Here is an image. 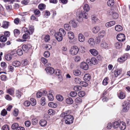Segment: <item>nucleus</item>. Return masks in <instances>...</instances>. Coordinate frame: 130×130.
I'll return each mask as SVG.
<instances>
[{
    "mask_svg": "<svg viewBox=\"0 0 130 130\" xmlns=\"http://www.w3.org/2000/svg\"><path fill=\"white\" fill-rule=\"evenodd\" d=\"M71 113V111L68 110L63 112L60 115L61 117L64 118V121L66 124H70L73 122V117L70 115Z\"/></svg>",
    "mask_w": 130,
    "mask_h": 130,
    "instance_id": "nucleus-1",
    "label": "nucleus"
},
{
    "mask_svg": "<svg viewBox=\"0 0 130 130\" xmlns=\"http://www.w3.org/2000/svg\"><path fill=\"white\" fill-rule=\"evenodd\" d=\"M77 16L78 18V21L82 22L83 21V18L87 19L88 18V14L84 11H81L77 15Z\"/></svg>",
    "mask_w": 130,
    "mask_h": 130,
    "instance_id": "nucleus-2",
    "label": "nucleus"
},
{
    "mask_svg": "<svg viewBox=\"0 0 130 130\" xmlns=\"http://www.w3.org/2000/svg\"><path fill=\"white\" fill-rule=\"evenodd\" d=\"M34 31V26L31 25H29L28 28L26 27H23L22 29V31L25 33H28L29 35L32 34Z\"/></svg>",
    "mask_w": 130,
    "mask_h": 130,
    "instance_id": "nucleus-3",
    "label": "nucleus"
},
{
    "mask_svg": "<svg viewBox=\"0 0 130 130\" xmlns=\"http://www.w3.org/2000/svg\"><path fill=\"white\" fill-rule=\"evenodd\" d=\"M100 45L101 47L105 49H108L110 47L109 43L104 39L102 40Z\"/></svg>",
    "mask_w": 130,
    "mask_h": 130,
    "instance_id": "nucleus-4",
    "label": "nucleus"
},
{
    "mask_svg": "<svg viewBox=\"0 0 130 130\" xmlns=\"http://www.w3.org/2000/svg\"><path fill=\"white\" fill-rule=\"evenodd\" d=\"M129 55L128 53L124 54L122 56L118 58L117 61L119 62H123L125 61L129 57Z\"/></svg>",
    "mask_w": 130,
    "mask_h": 130,
    "instance_id": "nucleus-5",
    "label": "nucleus"
},
{
    "mask_svg": "<svg viewBox=\"0 0 130 130\" xmlns=\"http://www.w3.org/2000/svg\"><path fill=\"white\" fill-rule=\"evenodd\" d=\"M86 62L89 64H93L95 65L97 64L98 63V61L97 59L95 58L92 57L91 59H88L86 60Z\"/></svg>",
    "mask_w": 130,
    "mask_h": 130,
    "instance_id": "nucleus-6",
    "label": "nucleus"
},
{
    "mask_svg": "<svg viewBox=\"0 0 130 130\" xmlns=\"http://www.w3.org/2000/svg\"><path fill=\"white\" fill-rule=\"evenodd\" d=\"M70 51L71 54L72 55H74L78 53L79 49L77 46H74L71 47Z\"/></svg>",
    "mask_w": 130,
    "mask_h": 130,
    "instance_id": "nucleus-7",
    "label": "nucleus"
},
{
    "mask_svg": "<svg viewBox=\"0 0 130 130\" xmlns=\"http://www.w3.org/2000/svg\"><path fill=\"white\" fill-rule=\"evenodd\" d=\"M130 105V103L129 102H124L122 105L123 111L125 112L127 111L129 109Z\"/></svg>",
    "mask_w": 130,
    "mask_h": 130,
    "instance_id": "nucleus-8",
    "label": "nucleus"
},
{
    "mask_svg": "<svg viewBox=\"0 0 130 130\" xmlns=\"http://www.w3.org/2000/svg\"><path fill=\"white\" fill-rule=\"evenodd\" d=\"M108 12L110 15H112V18L115 19H117L118 17V14L117 13L115 12L114 10L112 9H110L108 10Z\"/></svg>",
    "mask_w": 130,
    "mask_h": 130,
    "instance_id": "nucleus-9",
    "label": "nucleus"
},
{
    "mask_svg": "<svg viewBox=\"0 0 130 130\" xmlns=\"http://www.w3.org/2000/svg\"><path fill=\"white\" fill-rule=\"evenodd\" d=\"M117 38L120 41H123L125 39V36L123 34H119L117 35Z\"/></svg>",
    "mask_w": 130,
    "mask_h": 130,
    "instance_id": "nucleus-10",
    "label": "nucleus"
},
{
    "mask_svg": "<svg viewBox=\"0 0 130 130\" xmlns=\"http://www.w3.org/2000/svg\"><path fill=\"white\" fill-rule=\"evenodd\" d=\"M117 95L118 97L120 99H123L125 97V93L121 91H119L117 93Z\"/></svg>",
    "mask_w": 130,
    "mask_h": 130,
    "instance_id": "nucleus-11",
    "label": "nucleus"
},
{
    "mask_svg": "<svg viewBox=\"0 0 130 130\" xmlns=\"http://www.w3.org/2000/svg\"><path fill=\"white\" fill-rule=\"evenodd\" d=\"M87 62H82L80 64V67L82 69L85 70H87L89 66Z\"/></svg>",
    "mask_w": 130,
    "mask_h": 130,
    "instance_id": "nucleus-12",
    "label": "nucleus"
},
{
    "mask_svg": "<svg viewBox=\"0 0 130 130\" xmlns=\"http://www.w3.org/2000/svg\"><path fill=\"white\" fill-rule=\"evenodd\" d=\"M45 70L47 73L50 75L54 73V70L52 68H46L45 69Z\"/></svg>",
    "mask_w": 130,
    "mask_h": 130,
    "instance_id": "nucleus-13",
    "label": "nucleus"
},
{
    "mask_svg": "<svg viewBox=\"0 0 130 130\" xmlns=\"http://www.w3.org/2000/svg\"><path fill=\"white\" fill-rule=\"evenodd\" d=\"M10 23L9 22L4 21L3 22L2 25L1 27L7 29Z\"/></svg>",
    "mask_w": 130,
    "mask_h": 130,
    "instance_id": "nucleus-14",
    "label": "nucleus"
},
{
    "mask_svg": "<svg viewBox=\"0 0 130 130\" xmlns=\"http://www.w3.org/2000/svg\"><path fill=\"white\" fill-rule=\"evenodd\" d=\"M55 36L56 40L58 41H61L63 39V36L59 34L58 32L55 35Z\"/></svg>",
    "mask_w": 130,
    "mask_h": 130,
    "instance_id": "nucleus-15",
    "label": "nucleus"
},
{
    "mask_svg": "<svg viewBox=\"0 0 130 130\" xmlns=\"http://www.w3.org/2000/svg\"><path fill=\"white\" fill-rule=\"evenodd\" d=\"M119 127L121 130H124L126 128L125 123L122 121L121 122L119 123Z\"/></svg>",
    "mask_w": 130,
    "mask_h": 130,
    "instance_id": "nucleus-16",
    "label": "nucleus"
},
{
    "mask_svg": "<svg viewBox=\"0 0 130 130\" xmlns=\"http://www.w3.org/2000/svg\"><path fill=\"white\" fill-rule=\"evenodd\" d=\"M79 41L80 42H83L85 40V38L82 34L79 33L78 35Z\"/></svg>",
    "mask_w": 130,
    "mask_h": 130,
    "instance_id": "nucleus-17",
    "label": "nucleus"
},
{
    "mask_svg": "<svg viewBox=\"0 0 130 130\" xmlns=\"http://www.w3.org/2000/svg\"><path fill=\"white\" fill-rule=\"evenodd\" d=\"M122 72L121 68H119L116 69L114 72V75L115 77H117Z\"/></svg>",
    "mask_w": 130,
    "mask_h": 130,
    "instance_id": "nucleus-18",
    "label": "nucleus"
},
{
    "mask_svg": "<svg viewBox=\"0 0 130 130\" xmlns=\"http://www.w3.org/2000/svg\"><path fill=\"white\" fill-rule=\"evenodd\" d=\"M88 43L90 46L93 47L95 45V42L94 39L92 38L89 39L88 41Z\"/></svg>",
    "mask_w": 130,
    "mask_h": 130,
    "instance_id": "nucleus-19",
    "label": "nucleus"
},
{
    "mask_svg": "<svg viewBox=\"0 0 130 130\" xmlns=\"http://www.w3.org/2000/svg\"><path fill=\"white\" fill-rule=\"evenodd\" d=\"M115 24V21H112L106 23L105 24V26L107 27H109L113 26Z\"/></svg>",
    "mask_w": 130,
    "mask_h": 130,
    "instance_id": "nucleus-20",
    "label": "nucleus"
},
{
    "mask_svg": "<svg viewBox=\"0 0 130 130\" xmlns=\"http://www.w3.org/2000/svg\"><path fill=\"white\" fill-rule=\"evenodd\" d=\"M84 79L85 81H88L91 78V76L89 74H86L84 77Z\"/></svg>",
    "mask_w": 130,
    "mask_h": 130,
    "instance_id": "nucleus-21",
    "label": "nucleus"
},
{
    "mask_svg": "<svg viewBox=\"0 0 130 130\" xmlns=\"http://www.w3.org/2000/svg\"><path fill=\"white\" fill-rule=\"evenodd\" d=\"M5 59L7 61H10L12 58L11 54L10 53H8L5 55Z\"/></svg>",
    "mask_w": 130,
    "mask_h": 130,
    "instance_id": "nucleus-22",
    "label": "nucleus"
},
{
    "mask_svg": "<svg viewBox=\"0 0 130 130\" xmlns=\"http://www.w3.org/2000/svg\"><path fill=\"white\" fill-rule=\"evenodd\" d=\"M89 51L92 55L94 56H96L98 53L97 51L94 49H90Z\"/></svg>",
    "mask_w": 130,
    "mask_h": 130,
    "instance_id": "nucleus-23",
    "label": "nucleus"
},
{
    "mask_svg": "<svg viewBox=\"0 0 130 130\" xmlns=\"http://www.w3.org/2000/svg\"><path fill=\"white\" fill-rule=\"evenodd\" d=\"M22 91V90L21 89L18 90L16 91V96L17 97L19 98L21 97V95L23 94Z\"/></svg>",
    "mask_w": 130,
    "mask_h": 130,
    "instance_id": "nucleus-24",
    "label": "nucleus"
},
{
    "mask_svg": "<svg viewBox=\"0 0 130 130\" xmlns=\"http://www.w3.org/2000/svg\"><path fill=\"white\" fill-rule=\"evenodd\" d=\"M54 73L56 75L59 76L58 78H61L62 77L61 75V72L60 70L58 69L56 70L55 71Z\"/></svg>",
    "mask_w": 130,
    "mask_h": 130,
    "instance_id": "nucleus-25",
    "label": "nucleus"
},
{
    "mask_svg": "<svg viewBox=\"0 0 130 130\" xmlns=\"http://www.w3.org/2000/svg\"><path fill=\"white\" fill-rule=\"evenodd\" d=\"M59 34L60 35L62 36H64L66 34V32L65 30L63 29L60 28L59 29V32H58Z\"/></svg>",
    "mask_w": 130,
    "mask_h": 130,
    "instance_id": "nucleus-26",
    "label": "nucleus"
},
{
    "mask_svg": "<svg viewBox=\"0 0 130 130\" xmlns=\"http://www.w3.org/2000/svg\"><path fill=\"white\" fill-rule=\"evenodd\" d=\"M100 30V27L98 26L94 27L92 29V31L94 33H96Z\"/></svg>",
    "mask_w": 130,
    "mask_h": 130,
    "instance_id": "nucleus-27",
    "label": "nucleus"
},
{
    "mask_svg": "<svg viewBox=\"0 0 130 130\" xmlns=\"http://www.w3.org/2000/svg\"><path fill=\"white\" fill-rule=\"evenodd\" d=\"M14 89L13 88L8 89L7 90V93L11 95H12L14 93Z\"/></svg>",
    "mask_w": 130,
    "mask_h": 130,
    "instance_id": "nucleus-28",
    "label": "nucleus"
},
{
    "mask_svg": "<svg viewBox=\"0 0 130 130\" xmlns=\"http://www.w3.org/2000/svg\"><path fill=\"white\" fill-rule=\"evenodd\" d=\"M22 48L24 52L26 53L28 51L30 48V47L27 45H23L22 46Z\"/></svg>",
    "mask_w": 130,
    "mask_h": 130,
    "instance_id": "nucleus-29",
    "label": "nucleus"
},
{
    "mask_svg": "<svg viewBox=\"0 0 130 130\" xmlns=\"http://www.w3.org/2000/svg\"><path fill=\"white\" fill-rule=\"evenodd\" d=\"M115 29L117 31H120L123 30L122 27L120 25H116L115 27Z\"/></svg>",
    "mask_w": 130,
    "mask_h": 130,
    "instance_id": "nucleus-30",
    "label": "nucleus"
},
{
    "mask_svg": "<svg viewBox=\"0 0 130 130\" xmlns=\"http://www.w3.org/2000/svg\"><path fill=\"white\" fill-rule=\"evenodd\" d=\"M21 63L18 61H14L12 62V65L15 67H18L20 65Z\"/></svg>",
    "mask_w": 130,
    "mask_h": 130,
    "instance_id": "nucleus-31",
    "label": "nucleus"
},
{
    "mask_svg": "<svg viewBox=\"0 0 130 130\" xmlns=\"http://www.w3.org/2000/svg\"><path fill=\"white\" fill-rule=\"evenodd\" d=\"M66 102L68 104H71L73 103V101L72 99L70 98L66 99Z\"/></svg>",
    "mask_w": 130,
    "mask_h": 130,
    "instance_id": "nucleus-32",
    "label": "nucleus"
},
{
    "mask_svg": "<svg viewBox=\"0 0 130 130\" xmlns=\"http://www.w3.org/2000/svg\"><path fill=\"white\" fill-rule=\"evenodd\" d=\"M69 42L72 44H75L77 42V39L75 38L71 39H69Z\"/></svg>",
    "mask_w": 130,
    "mask_h": 130,
    "instance_id": "nucleus-33",
    "label": "nucleus"
},
{
    "mask_svg": "<svg viewBox=\"0 0 130 130\" xmlns=\"http://www.w3.org/2000/svg\"><path fill=\"white\" fill-rule=\"evenodd\" d=\"M68 36L69 39H73L74 38V33L72 31H69L68 32Z\"/></svg>",
    "mask_w": 130,
    "mask_h": 130,
    "instance_id": "nucleus-34",
    "label": "nucleus"
},
{
    "mask_svg": "<svg viewBox=\"0 0 130 130\" xmlns=\"http://www.w3.org/2000/svg\"><path fill=\"white\" fill-rule=\"evenodd\" d=\"M13 32L14 36L17 37L20 34V32L19 29H15L14 30Z\"/></svg>",
    "mask_w": 130,
    "mask_h": 130,
    "instance_id": "nucleus-35",
    "label": "nucleus"
},
{
    "mask_svg": "<svg viewBox=\"0 0 130 130\" xmlns=\"http://www.w3.org/2000/svg\"><path fill=\"white\" fill-rule=\"evenodd\" d=\"M83 8L84 11L88 12L90 10V7L88 5L86 4L84 5Z\"/></svg>",
    "mask_w": 130,
    "mask_h": 130,
    "instance_id": "nucleus-36",
    "label": "nucleus"
},
{
    "mask_svg": "<svg viewBox=\"0 0 130 130\" xmlns=\"http://www.w3.org/2000/svg\"><path fill=\"white\" fill-rule=\"evenodd\" d=\"M46 6L44 4H40L38 6L39 9L41 10L44 9L45 8Z\"/></svg>",
    "mask_w": 130,
    "mask_h": 130,
    "instance_id": "nucleus-37",
    "label": "nucleus"
},
{
    "mask_svg": "<svg viewBox=\"0 0 130 130\" xmlns=\"http://www.w3.org/2000/svg\"><path fill=\"white\" fill-rule=\"evenodd\" d=\"M7 38L4 35L1 36H0V41L2 42H4L6 41Z\"/></svg>",
    "mask_w": 130,
    "mask_h": 130,
    "instance_id": "nucleus-38",
    "label": "nucleus"
},
{
    "mask_svg": "<svg viewBox=\"0 0 130 130\" xmlns=\"http://www.w3.org/2000/svg\"><path fill=\"white\" fill-rule=\"evenodd\" d=\"M47 122L44 120H41L40 122V124L42 126H44L46 124Z\"/></svg>",
    "mask_w": 130,
    "mask_h": 130,
    "instance_id": "nucleus-39",
    "label": "nucleus"
},
{
    "mask_svg": "<svg viewBox=\"0 0 130 130\" xmlns=\"http://www.w3.org/2000/svg\"><path fill=\"white\" fill-rule=\"evenodd\" d=\"M119 123L118 121H115L112 123V126L114 128H118L119 126Z\"/></svg>",
    "mask_w": 130,
    "mask_h": 130,
    "instance_id": "nucleus-40",
    "label": "nucleus"
},
{
    "mask_svg": "<svg viewBox=\"0 0 130 130\" xmlns=\"http://www.w3.org/2000/svg\"><path fill=\"white\" fill-rule=\"evenodd\" d=\"M69 23L73 27L75 28L77 24L76 23L74 20L70 21L69 22Z\"/></svg>",
    "mask_w": 130,
    "mask_h": 130,
    "instance_id": "nucleus-41",
    "label": "nucleus"
},
{
    "mask_svg": "<svg viewBox=\"0 0 130 130\" xmlns=\"http://www.w3.org/2000/svg\"><path fill=\"white\" fill-rule=\"evenodd\" d=\"M73 73L74 75L76 76H78L80 74L81 72L80 70H74Z\"/></svg>",
    "mask_w": 130,
    "mask_h": 130,
    "instance_id": "nucleus-42",
    "label": "nucleus"
},
{
    "mask_svg": "<svg viewBox=\"0 0 130 130\" xmlns=\"http://www.w3.org/2000/svg\"><path fill=\"white\" fill-rule=\"evenodd\" d=\"M122 44L121 42H117L115 44V47L117 49H119L121 47Z\"/></svg>",
    "mask_w": 130,
    "mask_h": 130,
    "instance_id": "nucleus-43",
    "label": "nucleus"
},
{
    "mask_svg": "<svg viewBox=\"0 0 130 130\" xmlns=\"http://www.w3.org/2000/svg\"><path fill=\"white\" fill-rule=\"evenodd\" d=\"M114 4V1L113 0H109L107 2V5L109 6H113Z\"/></svg>",
    "mask_w": 130,
    "mask_h": 130,
    "instance_id": "nucleus-44",
    "label": "nucleus"
},
{
    "mask_svg": "<svg viewBox=\"0 0 130 130\" xmlns=\"http://www.w3.org/2000/svg\"><path fill=\"white\" fill-rule=\"evenodd\" d=\"M75 101L76 103L77 104L80 103L82 102V99L80 97L77 98L75 99Z\"/></svg>",
    "mask_w": 130,
    "mask_h": 130,
    "instance_id": "nucleus-45",
    "label": "nucleus"
},
{
    "mask_svg": "<svg viewBox=\"0 0 130 130\" xmlns=\"http://www.w3.org/2000/svg\"><path fill=\"white\" fill-rule=\"evenodd\" d=\"M48 105L52 107L55 108L57 106V105L56 103L50 102L48 104Z\"/></svg>",
    "mask_w": 130,
    "mask_h": 130,
    "instance_id": "nucleus-46",
    "label": "nucleus"
},
{
    "mask_svg": "<svg viewBox=\"0 0 130 130\" xmlns=\"http://www.w3.org/2000/svg\"><path fill=\"white\" fill-rule=\"evenodd\" d=\"M64 27L65 29L67 31L70 30L71 28V26L69 24H64Z\"/></svg>",
    "mask_w": 130,
    "mask_h": 130,
    "instance_id": "nucleus-47",
    "label": "nucleus"
},
{
    "mask_svg": "<svg viewBox=\"0 0 130 130\" xmlns=\"http://www.w3.org/2000/svg\"><path fill=\"white\" fill-rule=\"evenodd\" d=\"M74 81L76 84H80L82 81L81 79L79 78H74Z\"/></svg>",
    "mask_w": 130,
    "mask_h": 130,
    "instance_id": "nucleus-48",
    "label": "nucleus"
},
{
    "mask_svg": "<svg viewBox=\"0 0 130 130\" xmlns=\"http://www.w3.org/2000/svg\"><path fill=\"white\" fill-rule=\"evenodd\" d=\"M56 97V99L59 101H61L63 100V97L60 94L57 95Z\"/></svg>",
    "mask_w": 130,
    "mask_h": 130,
    "instance_id": "nucleus-49",
    "label": "nucleus"
},
{
    "mask_svg": "<svg viewBox=\"0 0 130 130\" xmlns=\"http://www.w3.org/2000/svg\"><path fill=\"white\" fill-rule=\"evenodd\" d=\"M105 35V31H100L99 33V35L98 37H99L100 38H102Z\"/></svg>",
    "mask_w": 130,
    "mask_h": 130,
    "instance_id": "nucleus-50",
    "label": "nucleus"
},
{
    "mask_svg": "<svg viewBox=\"0 0 130 130\" xmlns=\"http://www.w3.org/2000/svg\"><path fill=\"white\" fill-rule=\"evenodd\" d=\"M21 64L23 66H26L28 64V60L26 59L23 60L22 61Z\"/></svg>",
    "mask_w": 130,
    "mask_h": 130,
    "instance_id": "nucleus-51",
    "label": "nucleus"
},
{
    "mask_svg": "<svg viewBox=\"0 0 130 130\" xmlns=\"http://www.w3.org/2000/svg\"><path fill=\"white\" fill-rule=\"evenodd\" d=\"M30 104L32 106H34L36 104V102L34 98H31L30 99Z\"/></svg>",
    "mask_w": 130,
    "mask_h": 130,
    "instance_id": "nucleus-52",
    "label": "nucleus"
},
{
    "mask_svg": "<svg viewBox=\"0 0 130 130\" xmlns=\"http://www.w3.org/2000/svg\"><path fill=\"white\" fill-rule=\"evenodd\" d=\"M78 95L79 97H82L85 95V92L83 91H80L78 92Z\"/></svg>",
    "mask_w": 130,
    "mask_h": 130,
    "instance_id": "nucleus-53",
    "label": "nucleus"
},
{
    "mask_svg": "<svg viewBox=\"0 0 130 130\" xmlns=\"http://www.w3.org/2000/svg\"><path fill=\"white\" fill-rule=\"evenodd\" d=\"M82 87L80 86H76L74 87V90L75 91H78L82 89Z\"/></svg>",
    "mask_w": 130,
    "mask_h": 130,
    "instance_id": "nucleus-54",
    "label": "nucleus"
},
{
    "mask_svg": "<svg viewBox=\"0 0 130 130\" xmlns=\"http://www.w3.org/2000/svg\"><path fill=\"white\" fill-rule=\"evenodd\" d=\"M108 77H106L104 79L103 82V84L104 85H106L108 83Z\"/></svg>",
    "mask_w": 130,
    "mask_h": 130,
    "instance_id": "nucleus-55",
    "label": "nucleus"
},
{
    "mask_svg": "<svg viewBox=\"0 0 130 130\" xmlns=\"http://www.w3.org/2000/svg\"><path fill=\"white\" fill-rule=\"evenodd\" d=\"M48 113L51 115L53 116L54 115L55 113V111L52 109H50L48 111Z\"/></svg>",
    "mask_w": 130,
    "mask_h": 130,
    "instance_id": "nucleus-56",
    "label": "nucleus"
},
{
    "mask_svg": "<svg viewBox=\"0 0 130 130\" xmlns=\"http://www.w3.org/2000/svg\"><path fill=\"white\" fill-rule=\"evenodd\" d=\"M18 126L19 125L17 123H15L12 125L11 127L12 129H17V128L18 127Z\"/></svg>",
    "mask_w": 130,
    "mask_h": 130,
    "instance_id": "nucleus-57",
    "label": "nucleus"
},
{
    "mask_svg": "<svg viewBox=\"0 0 130 130\" xmlns=\"http://www.w3.org/2000/svg\"><path fill=\"white\" fill-rule=\"evenodd\" d=\"M38 123V120L36 118H34L32 119L31 123L33 125H36Z\"/></svg>",
    "mask_w": 130,
    "mask_h": 130,
    "instance_id": "nucleus-58",
    "label": "nucleus"
},
{
    "mask_svg": "<svg viewBox=\"0 0 130 130\" xmlns=\"http://www.w3.org/2000/svg\"><path fill=\"white\" fill-rule=\"evenodd\" d=\"M48 100L50 101H52L54 99V97L52 94L49 93L47 95Z\"/></svg>",
    "mask_w": 130,
    "mask_h": 130,
    "instance_id": "nucleus-59",
    "label": "nucleus"
},
{
    "mask_svg": "<svg viewBox=\"0 0 130 130\" xmlns=\"http://www.w3.org/2000/svg\"><path fill=\"white\" fill-rule=\"evenodd\" d=\"M18 54L19 56H21L23 54V52L21 49H18L17 51Z\"/></svg>",
    "mask_w": 130,
    "mask_h": 130,
    "instance_id": "nucleus-60",
    "label": "nucleus"
},
{
    "mask_svg": "<svg viewBox=\"0 0 130 130\" xmlns=\"http://www.w3.org/2000/svg\"><path fill=\"white\" fill-rule=\"evenodd\" d=\"M22 38L24 39H29L30 38V37L27 34L25 33L23 34Z\"/></svg>",
    "mask_w": 130,
    "mask_h": 130,
    "instance_id": "nucleus-61",
    "label": "nucleus"
},
{
    "mask_svg": "<svg viewBox=\"0 0 130 130\" xmlns=\"http://www.w3.org/2000/svg\"><path fill=\"white\" fill-rule=\"evenodd\" d=\"M7 111L5 109H4L2 110L1 115L3 116H5L7 114Z\"/></svg>",
    "mask_w": 130,
    "mask_h": 130,
    "instance_id": "nucleus-62",
    "label": "nucleus"
},
{
    "mask_svg": "<svg viewBox=\"0 0 130 130\" xmlns=\"http://www.w3.org/2000/svg\"><path fill=\"white\" fill-rule=\"evenodd\" d=\"M41 105H44L45 104V99L44 97H42L41 100Z\"/></svg>",
    "mask_w": 130,
    "mask_h": 130,
    "instance_id": "nucleus-63",
    "label": "nucleus"
},
{
    "mask_svg": "<svg viewBox=\"0 0 130 130\" xmlns=\"http://www.w3.org/2000/svg\"><path fill=\"white\" fill-rule=\"evenodd\" d=\"M70 94L71 96L73 97L77 95V93L75 91H72L70 93Z\"/></svg>",
    "mask_w": 130,
    "mask_h": 130,
    "instance_id": "nucleus-64",
    "label": "nucleus"
}]
</instances>
